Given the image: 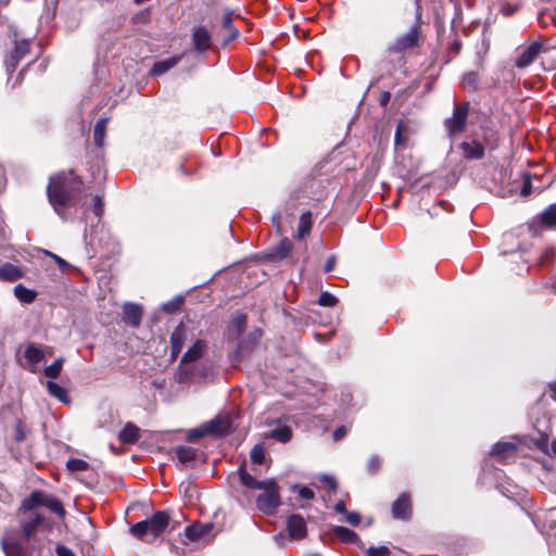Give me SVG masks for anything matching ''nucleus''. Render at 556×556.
Here are the masks:
<instances>
[{
	"label": "nucleus",
	"instance_id": "nucleus-12",
	"mask_svg": "<svg viewBox=\"0 0 556 556\" xmlns=\"http://www.w3.org/2000/svg\"><path fill=\"white\" fill-rule=\"evenodd\" d=\"M204 425L208 434L215 435L227 434L231 429V420L228 416H217Z\"/></svg>",
	"mask_w": 556,
	"mask_h": 556
},
{
	"label": "nucleus",
	"instance_id": "nucleus-29",
	"mask_svg": "<svg viewBox=\"0 0 556 556\" xmlns=\"http://www.w3.org/2000/svg\"><path fill=\"white\" fill-rule=\"evenodd\" d=\"M47 389L52 396H54L62 403L68 404L71 402L67 395V391L56 382L48 381Z\"/></svg>",
	"mask_w": 556,
	"mask_h": 556
},
{
	"label": "nucleus",
	"instance_id": "nucleus-40",
	"mask_svg": "<svg viewBox=\"0 0 556 556\" xmlns=\"http://www.w3.org/2000/svg\"><path fill=\"white\" fill-rule=\"evenodd\" d=\"M247 325V316L242 313H238L232 317L231 326L237 330V336H240Z\"/></svg>",
	"mask_w": 556,
	"mask_h": 556
},
{
	"label": "nucleus",
	"instance_id": "nucleus-1",
	"mask_svg": "<svg viewBox=\"0 0 556 556\" xmlns=\"http://www.w3.org/2000/svg\"><path fill=\"white\" fill-rule=\"evenodd\" d=\"M83 182L73 172L58 174L50 178L47 187L49 203L54 212L65 219L64 208L81 192Z\"/></svg>",
	"mask_w": 556,
	"mask_h": 556
},
{
	"label": "nucleus",
	"instance_id": "nucleus-36",
	"mask_svg": "<svg viewBox=\"0 0 556 556\" xmlns=\"http://www.w3.org/2000/svg\"><path fill=\"white\" fill-rule=\"evenodd\" d=\"M63 364V357L56 358L50 366L45 368V375L51 379L58 378L61 372Z\"/></svg>",
	"mask_w": 556,
	"mask_h": 556
},
{
	"label": "nucleus",
	"instance_id": "nucleus-54",
	"mask_svg": "<svg viewBox=\"0 0 556 556\" xmlns=\"http://www.w3.org/2000/svg\"><path fill=\"white\" fill-rule=\"evenodd\" d=\"M55 551L58 556H76L71 548L64 545H59Z\"/></svg>",
	"mask_w": 556,
	"mask_h": 556
},
{
	"label": "nucleus",
	"instance_id": "nucleus-46",
	"mask_svg": "<svg viewBox=\"0 0 556 556\" xmlns=\"http://www.w3.org/2000/svg\"><path fill=\"white\" fill-rule=\"evenodd\" d=\"M381 465V460L377 455H372L369 457L367 462V470L369 473H376Z\"/></svg>",
	"mask_w": 556,
	"mask_h": 556
},
{
	"label": "nucleus",
	"instance_id": "nucleus-60",
	"mask_svg": "<svg viewBox=\"0 0 556 556\" xmlns=\"http://www.w3.org/2000/svg\"><path fill=\"white\" fill-rule=\"evenodd\" d=\"M334 510H336L337 513H339V514H344V515L348 513V511H346V509H345V504H344V502H342V501H340V502H338V503L336 504V506H334Z\"/></svg>",
	"mask_w": 556,
	"mask_h": 556
},
{
	"label": "nucleus",
	"instance_id": "nucleus-2",
	"mask_svg": "<svg viewBox=\"0 0 556 556\" xmlns=\"http://www.w3.org/2000/svg\"><path fill=\"white\" fill-rule=\"evenodd\" d=\"M169 523V515L166 511H156L153 516L131 526L130 533L144 542H152L159 538Z\"/></svg>",
	"mask_w": 556,
	"mask_h": 556
},
{
	"label": "nucleus",
	"instance_id": "nucleus-50",
	"mask_svg": "<svg viewBox=\"0 0 556 556\" xmlns=\"http://www.w3.org/2000/svg\"><path fill=\"white\" fill-rule=\"evenodd\" d=\"M531 190H532L531 179H530L529 175L525 174L520 194L522 197H528L531 193Z\"/></svg>",
	"mask_w": 556,
	"mask_h": 556
},
{
	"label": "nucleus",
	"instance_id": "nucleus-27",
	"mask_svg": "<svg viewBox=\"0 0 556 556\" xmlns=\"http://www.w3.org/2000/svg\"><path fill=\"white\" fill-rule=\"evenodd\" d=\"M25 358L27 362L35 367L37 364H39L43 359V352L41 349L34 344H29L24 353ZM30 370L34 372L35 368H30Z\"/></svg>",
	"mask_w": 556,
	"mask_h": 556
},
{
	"label": "nucleus",
	"instance_id": "nucleus-18",
	"mask_svg": "<svg viewBox=\"0 0 556 556\" xmlns=\"http://www.w3.org/2000/svg\"><path fill=\"white\" fill-rule=\"evenodd\" d=\"M2 549L7 556H29L27 551L22 546V544L9 535H5L2 539Z\"/></svg>",
	"mask_w": 556,
	"mask_h": 556
},
{
	"label": "nucleus",
	"instance_id": "nucleus-51",
	"mask_svg": "<svg viewBox=\"0 0 556 556\" xmlns=\"http://www.w3.org/2000/svg\"><path fill=\"white\" fill-rule=\"evenodd\" d=\"M92 211L96 216L100 217L103 214V202L100 195H94Z\"/></svg>",
	"mask_w": 556,
	"mask_h": 556
},
{
	"label": "nucleus",
	"instance_id": "nucleus-19",
	"mask_svg": "<svg viewBox=\"0 0 556 556\" xmlns=\"http://www.w3.org/2000/svg\"><path fill=\"white\" fill-rule=\"evenodd\" d=\"M173 452L182 466L190 465L197 457V451L191 446L179 445L174 447Z\"/></svg>",
	"mask_w": 556,
	"mask_h": 556
},
{
	"label": "nucleus",
	"instance_id": "nucleus-13",
	"mask_svg": "<svg viewBox=\"0 0 556 556\" xmlns=\"http://www.w3.org/2000/svg\"><path fill=\"white\" fill-rule=\"evenodd\" d=\"M142 307L135 303H126L123 307V320L134 327H139L142 319Z\"/></svg>",
	"mask_w": 556,
	"mask_h": 556
},
{
	"label": "nucleus",
	"instance_id": "nucleus-62",
	"mask_svg": "<svg viewBox=\"0 0 556 556\" xmlns=\"http://www.w3.org/2000/svg\"><path fill=\"white\" fill-rule=\"evenodd\" d=\"M279 220H280V215L279 214H275L273 216V224L277 227V229L280 231V224H279Z\"/></svg>",
	"mask_w": 556,
	"mask_h": 556
},
{
	"label": "nucleus",
	"instance_id": "nucleus-8",
	"mask_svg": "<svg viewBox=\"0 0 556 556\" xmlns=\"http://www.w3.org/2000/svg\"><path fill=\"white\" fill-rule=\"evenodd\" d=\"M29 50V42L28 40H21L18 41L16 39V33H14V50L5 59V66L8 72H13L18 63V61L25 56V54Z\"/></svg>",
	"mask_w": 556,
	"mask_h": 556
},
{
	"label": "nucleus",
	"instance_id": "nucleus-53",
	"mask_svg": "<svg viewBox=\"0 0 556 556\" xmlns=\"http://www.w3.org/2000/svg\"><path fill=\"white\" fill-rule=\"evenodd\" d=\"M320 481L328 484L332 491L337 490V481L332 476L329 475H321Z\"/></svg>",
	"mask_w": 556,
	"mask_h": 556
},
{
	"label": "nucleus",
	"instance_id": "nucleus-58",
	"mask_svg": "<svg viewBox=\"0 0 556 556\" xmlns=\"http://www.w3.org/2000/svg\"><path fill=\"white\" fill-rule=\"evenodd\" d=\"M177 306H178V304L176 302L170 301V302L164 303L162 305V309L167 313H173L177 308Z\"/></svg>",
	"mask_w": 556,
	"mask_h": 556
},
{
	"label": "nucleus",
	"instance_id": "nucleus-5",
	"mask_svg": "<svg viewBox=\"0 0 556 556\" xmlns=\"http://www.w3.org/2000/svg\"><path fill=\"white\" fill-rule=\"evenodd\" d=\"M469 103L464 102L454 106L452 117L444 121L445 129L448 136H454L465 130Z\"/></svg>",
	"mask_w": 556,
	"mask_h": 556
},
{
	"label": "nucleus",
	"instance_id": "nucleus-45",
	"mask_svg": "<svg viewBox=\"0 0 556 556\" xmlns=\"http://www.w3.org/2000/svg\"><path fill=\"white\" fill-rule=\"evenodd\" d=\"M292 491L293 492H298L299 496L304 498V500L311 501V500H313L315 497L314 491L311 490L307 486L293 485L292 486Z\"/></svg>",
	"mask_w": 556,
	"mask_h": 556
},
{
	"label": "nucleus",
	"instance_id": "nucleus-14",
	"mask_svg": "<svg viewBox=\"0 0 556 556\" xmlns=\"http://www.w3.org/2000/svg\"><path fill=\"white\" fill-rule=\"evenodd\" d=\"M288 531L293 539H303L306 534V523L303 517L300 515H291L288 518Z\"/></svg>",
	"mask_w": 556,
	"mask_h": 556
},
{
	"label": "nucleus",
	"instance_id": "nucleus-34",
	"mask_svg": "<svg viewBox=\"0 0 556 556\" xmlns=\"http://www.w3.org/2000/svg\"><path fill=\"white\" fill-rule=\"evenodd\" d=\"M292 437V430L288 426H281L276 429H274L270 433V438L275 439L276 441H279L281 443H287L291 440Z\"/></svg>",
	"mask_w": 556,
	"mask_h": 556
},
{
	"label": "nucleus",
	"instance_id": "nucleus-21",
	"mask_svg": "<svg viewBox=\"0 0 556 556\" xmlns=\"http://www.w3.org/2000/svg\"><path fill=\"white\" fill-rule=\"evenodd\" d=\"M22 277V270L15 265L11 263H5L2 266H0V280L15 281Z\"/></svg>",
	"mask_w": 556,
	"mask_h": 556
},
{
	"label": "nucleus",
	"instance_id": "nucleus-16",
	"mask_svg": "<svg viewBox=\"0 0 556 556\" xmlns=\"http://www.w3.org/2000/svg\"><path fill=\"white\" fill-rule=\"evenodd\" d=\"M232 14L233 12L231 10H227L222 20V27L226 31L223 39L224 46L228 45L239 36V30L232 23Z\"/></svg>",
	"mask_w": 556,
	"mask_h": 556
},
{
	"label": "nucleus",
	"instance_id": "nucleus-17",
	"mask_svg": "<svg viewBox=\"0 0 556 556\" xmlns=\"http://www.w3.org/2000/svg\"><path fill=\"white\" fill-rule=\"evenodd\" d=\"M417 40L418 31L415 27H412L406 34L396 39L392 47V50L399 52L407 48H412L417 43Z\"/></svg>",
	"mask_w": 556,
	"mask_h": 556
},
{
	"label": "nucleus",
	"instance_id": "nucleus-42",
	"mask_svg": "<svg viewBox=\"0 0 556 556\" xmlns=\"http://www.w3.org/2000/svg\"><path fill=\"white\" fill-rule=\"evenodd\" d=\"M66 467L71 471H85L89 465L87 462L79 458H72L66 463Z\"/></svg>",
	"mask_w": 556,
	"mask_h": 556
},
{
	"label": "nucleus",
	"instance_id": "nucleus-25",
	"mask_svg": "<svg viewBox=\"0 0 556 556\" xmlns=\"http://www.w3.org/2000/svg\"><path fill=\"white\" fill-rule=\"evenodd\" d=\"M292 250V242L285 238L276 247L273 248L270 257L276 260H283L289 256Z\"/></svg>",
	"mask_w": 556,
	"mask_h": 556
},
{
	"label": "nucleus",
	"instance_id": "nucleus-49",
	"mask_svg": "<svg viewBox=\"0 0 556 556\" xmlns=\"http://www.w3.org/2000/svg\"><path fill=\"white\" fill-rule=\"evenodd\" d=\"M510 178V172L507 168L502 167L498 172L495 170L493 174V180H498L503 184L505 180Z\"/></svg>",
	"mask_w": 556,
	"mask_h": 556
},
{
	"label": "nucleus",
	"instance_id": "nucleus-38",
	"mask_svg": "<svg viewBox=\"0 0 556 556\" xmlns=\"http://www.w3.org/2000/svg\"><path fill=\"white\" fill-rule=\"evenodd\" d=\"M203 536L201 528L195 525L189 526L185 529V538L190 542H199Z\"/></svg>",
	"mask_w": 556,
	"mask_h": 556
},
{
	"label": "nucleus",
	"instance_id": "nucleus-10",
	"mask_svg": "<svg viewBox=\"0 0 556 556\" xmlns=\"http://www.w3.org/2000/svg\"><path fill=\"white\" fill-rule=\"evenodd\" d=\"M211 34L204 26H195L192 29V41L197 52L203 53L211 47Z\"/></svg>",
	"mask_w": 556,
	"mask_h": 556
},
{
	"label": "nucleus",
	"instance_id": "nucleus-44",
	"mask_svg": "<svg viewBox=\"0 0 556 556\" xmlns=\"http://www.w3.org/2000/svg\"><path fill=\"white\" fill-rule=\"evenodd\" d=\"M318 303L321 306L331 307L334 306L337 303V298L332 295L331 293L325 291L319 295Z\"/></svg>",
	"mask_w": 556,
	"mask_h": 556
},
{
	"label": "nucleus",
	"instance_id": "nucleus-64",
	"mask_svg": "<svg viewBox=\"0 0 556 556\" xmlns=\"http://www.w3.org/2000/svg\"><path fill=\"white\" fill-rule=\"evenodd\" d=\"M549 453L556 456V440L552 442Z\"/></svg>",
	"mask_w": 556,
	"mask_h": 556
},
{
	"label": "nucleus",
	"instance_id": "nucleus-22",
	"mask_svg": "<svg viewBox=\"0 0 556 556\" xmlns=\"http://www.w3.org/2000/svg\"><path fill=\"white\" fill-rule=\"evenodd\" d=\"M41 506L47 507L52 513L56 514L59 517H63L65 515L63 504L53 495L43 493Z\"/></svg>",
	"mask_w": 556,
	"mask_h": 556
},
{
	"label": "nucleus",
	"instance_id": "nucleus-28",
	"mask_svg": "<svg viewBox=\"0 0 556 556\" xmlns=\"http://www.w3.org/2000/svg\"><path fill=\"white\" fill-rule=\"evenodd\" d=\"M139 439V429L131 422H128L119 433V440L124 443H135Z\"/></svg>",
	"mask_w": 556,
	"mask_h": 556
},
{
	"label": "nucleus",
	"instance_id": "nucleus-39",
	"mask_svg": "<svg viewBox=\"0 0 556 556\" xmlns=\"http://www.w3.org/2000/svg\"><path fill=\"white\" fill-rule=\"evenodd\" d=\"M251 460L254 464L262 465L265 460V448L261 444L254 445V447L250 452Z\"/></svg>",
	"mask_w": 556,
	"mask_h": 556
},
{
	"label": "nucleus",
	"instance_id": "nucleus-43",
	"mask_svg": "<svg viewBox=\"0 0 556 556\" xmlns=\"http://www.w3.org/2000/svg\"><path fill=\"white\" fill-rule=\"evenodd\" d=\"M256 490H264V492H269L274 490H279V486L277 482L274 479H267V480H257L256 483Z\"/></svg>",
	"mask_w": 556,
	"mask_h": 556
},
{
	"label": "nucleus",
	"instance_id": "nucleus-41",
	"mask_svg": "<svg viewBox=\"0 0 556 556\" xmlns=\"http://www.w3.org/2000/svg\"><path fill=\"white\" fill-rule=\"evenodd\" d=\"M27 437L26 426L23 424L21 419H16L14 425V440L16 442H22Z\"/></svg>",
	"mask_w": 556,
	"mask_h": 556
},
{
	"label": "nucleus",
	"instance_id": "nucleus-3",
	"mask_svg": "<svg viewBox=\"0 0 556 556\" xmlns=\"http://www.w3.org/2000/svg\"><path fill=\"white\" fill-rule=\"evenodd\" d=\"M520 444L521 440L518 437L501 440L492 446L489 456L502 464L514 462L517 458Z\"/></svg>",
	"mask_w": 556,
	"mask_h": 556
},
{
	"label": "nucleus",
	"instance_id": "nucleus-59",
	"mask_svg": "<svg viewBox=\"0 0 556 556\" xmlns=\"http://www.w3.org/2000/svg\"><path fill=\"white\" fill-rule=\"evenodd\" d=\"M516 10V7H511L510 4H505L501 9L504 15H511Z\"/></svg>",
	"mask_w": 556,
	"mask_h": 556
},
{
	"label": "nucleus",
	"instance_id": "nucleus-9",
	"mask_svg": "<svg viewBox=\"0 0 556 556\" xmlns=\"http://www.w3.org/2000/svg\"><path fill=\"white\" fill-rule=\"evenodd\" d=\"M391 513L393 518L407 520L412 516V505L408 494L400 495L392 504Z\"/></svg>",
	"mask_w": 556,
	"mask_h": 556
},
{
	"label": "nucleus",
	"instance_id": "nucleus-4",
	"mask_svg": "<svg viewBox=\"0 0 556 556\" xmlns=\"http://www.w3.org/2000/svg\"><path fill=\"white\" fill-rule=\"evenodd\" d=\"M205 350H206V343L203 340L198 339L188 349V351L182 355L181 361H180V367H179V369L177 371V376H176V380L179 383L187 382L191 378V375L189 372H187L185 369H182L181 365L198 361L203 355Z\"/></svg>",
	"mask_w": 556,
	"mask_h": 556
},
{
	"label": "nucleus",
	"instance_id": "nucleus-47",
	"mask_svg": "<svg viewBox=\"0 0 556 556\" xmlns=\"http://www.w3.org/2000/svg\"><path fill=\"white\" fill-rule=\"evenodd\" d=\"M390 549L387 546H371L367 551V556H389Z\"/></svg>",
	"mask_w": 556,
	"mask_h": 556
},
{
	"label": "nucleus",
	"instance_id": "nucleus-11",
	"mask_svg": "<svg viewBox=\"0 0 556 556\" xmlns=\"http://www.w3.org/2000/svg\"><path fill=\"white\" fill-rule=\"evenodd\" d=\"M542 51V43L539 41L532 42L530 46H528L520 55L516 59V66L519 68H525L529 66L541 53Z\"/></svg>",
	"mask_w": 556,
	"mask_h": 556
},
{
	"label": "nucleus",
	"instance_id": "nucleus-30",
	"mask_svg": "<svg viewBox=\"0 0 556 556\" xmlns=\"http://www.w3.org/2000/svg\"><path fill=\"white\" fill-rule=\"evenodd\" d=\"M539 220L545 227H556V204L549 205L539 215Z\"/></svg>",
	"mask_w": 556,
	"mask_h": 556
},
{
	"label": "nucleus",
	"instance_id": "nucleus-35",
	"mask_svg": "<svg viewBox=\"0 0 556 556\" xmlns=\"http://www.w3.org/2000/svg\"><path fill=\"white\" fill-rule=\"evenodd\" d=\"M478 85V75L475 72H469L463 76L462 87L467 91H475Z\"/></svg>",
	"mask_w": 556,
	"mask_h": 556
},
{
	"label": "nucleus",
	"instance_id": "nucleus-24",
	"mask_svg": "<svg viewBox=\"0 0 556 556\" xmlns=\"http://www.w3.org/2000/svg\"><path fill=\"white\" fill-rule=\"evenodd\" d=\"M462 149L467 159H480L483 155V146L475 140L463 142Z\"/></svg>",
	"mask_w": 556,
	"mask_h": 556
},
{
	"label": "nucleus",
	"instance_id": "nucleus-61",
	"mask_svg": "<svg viewBox=\"0 0 556 556\" xmlns=\"http://www.w3.org/2000/svg\"><path fill=\"white\" fill-rule=\"evenodd\" d=\"M201 528V531L203 532V535L207 534L212 529V523H205V525H197Z\"/></svg>",
	"mask_w": 556,
	"mask_h": 556
},
{
	"label": "nucleus",
	"instance_id": "nucleus-48",
	"mask_svg": "<svg viewBox=\"0 0 556 556\" xmlns=\"http://www.w3.org/2000/svg\"><path fill=\"white\" fill-rule=\"evenodd\" d=\"M206 434H208V432L206 431L205 425H203L201 428L190 430L188 433V440L195 441Z\"/></svg>",
	"mask_w": 556,
	"mask_h": 556
},
{
	"label": "nucleus",
	"instance_id": "nucleus-6",
	"mask_svg": "<svg viewBox=\"0 0 556 556\" xmlns=\"http://www.w3.org/2000/svg\"><path fill=\"white\" fill-rule=\"evenodd\" d=\"M193 330L184 323H180L170 334V358L176 359L184 345L193 340Z\"/></svg>",
	"mask_w": 556,
	"mask_h": 556
},
{
	"label": "nucleus",
	"instance_id": "nucleus-26",
	"mask_svg": "<svg viewBox=\"0 0 556 556\" xmlns=\"http://www.w3.org/2000/svg\"><path fill=\"white\" fill-rule=\"evenodd\" d=\"M312 228V213L309 211H305L301 214L298 225V239H303L311 232Z\"/></svg>",
	"mask_w": 556,
	"mask_h": 556
},
{
	"label": "nucleus",
	"instance_id": "nucleus-7",
	"mask_svg": "<svg viewBox=\"0 0 556 556\" xmlns=\"http://www.w3.org/2000/svg\"><path fill=\"white\" fill-rule=\"evenodd\" d=\"M281 504L280 491L264 492L256 497V507L265 515L273 516Z\"/></svg>",
	"mask_w": 556,
	"mask_h": 556
},
{
	"label": "nucleus",
	"instance_id": "nucleus-56",
	"mask_svg": "<svg viewBox=\"0 0 556 556\" xmlns=\"http://www.w3.org/2000/svg\"><path fill=\"white\" fill-rule=\"evenodd\" d=\"M334 265H336V256L334 255H331L328 257L325 266H324V270L326 273H329L331 271L333 268H334Z\"/></svg>",
	"mask_w": 556,
	"mask_h": 556
},
{
	"label": "nucleus",
	"instance_id": "nucleus-55",
	"mask_svg": "<svg viewBox=\"0 0 556 556\" xmlns=\"http://www.w3.org/2000/svg\"><path fill=\"white\" fill-rule=\"evenodd\" d=\"M47 254L49 256H51L56 262V264L59 265L60 268L65 269L70 266V264L66 261H64L62 257H60L51 252H47Z\"/></svg>",
	"mask_w": 556,
	"mask_h": 556
},
{
	"label": "nucleus",
	"instance_id": "nucleus-31",
	"mask_svg": "<svg viewBox=\"0 0 556 556\" xmlns=\"http://www.w3.org/2000/svg\"><path fill=\"white\" fill-rule=\"evenodd\" d=\"M108 122H109V118L101 117L96 123L94 130H93V139H94V143L98 147H102L104 143V137H105Z\"/></svg>",
	"mask_w": 556,
	"mask_h": 556
},
{
	"label": "nucleus",
	"instance_id": "nucleus-52",
	"mask_svg": "<svg viewBox=\"0 0 556 556\" xmlns=\"http://www.w3.org/2000/svg\"><path fill=\"white\" fill-rule=\"evenodd\" d=\"M345 521L352 526H357L361 522V516L357 513L351 511L345 514Z\"/></svg>",
	"mask_w": 556,
	"mask_h": 556
},
{
	"label": "nucleus",
	"instance_id": "nucleus-32",
	"mask_svg": "<svg viewBox=\"0 0 556 556\" xmlns=\"http://www.w3.org/2000/svg\"><path fill=\"white\" fill-rule=\"evenodd\" d=\"M42 494L41 491H34L27 498H25L22 503V508L26 511H31L42 504Z\"/></svg>",
	"mask_w": 556,
	"mask_h": 556
},
{
	"label": "nucleus",
	"instance_id": "nucleus-33",
	"mask_svg": "<svg viewBox=\"0 0 556 556\" xmlns=\"http://www.w3.org/2000/svg\"><path fill=\"white\" fill-rule=\"evenodd\" d=\"M333 532L337 538L345 543H355L358 540L357 533L345 527H337Z\"/></svg>",
	"mask_w": 556,
	"mask_h": 556
},
{
	"label": "nucleus",
	"instance_id": "nucleus-63",
	"mask_svg": "<svg viewBox=\"0 0 556 556\" xmlns=\"http://www.w3.org/2000/svg\"><path fill=\"white\" fill-rule=\"evenodd\" d=\"M389 100H390V93L389 92H384V93L381 94V100L380 101H381L382 104H387Z\"/></svg>",
	"mask_w": 556,
	"mask_h": 556
},
{
	"label": "nucleus",
	"instance_id": "nucleus-57",
	"mask_svg": "<svg viewBox=\"0 0 556 556\" xmlns=\"http://www.w3.org/2000/svg\"><path fill=\"white\" fill-rule=\"evenodd\" d=\"M346 434V429L342 426L334 430L333 439L334 441L341 440Z\"/></svg>",
	"mask_w": 556,
	"mask_h": 556
},
{
	"label": "nucleus",
	"instance_id": "nucleus-23",
	"mask_svg": "<svg viewBox=\"0 0 556 556\" xmlns=\"http://www.w3.org/2000/svg\"><path fill=\"white\" fill-rule=\"evenodd\" d=\"M14 295L21 303L30 304L35 301L37 292L18 283L14 287Z\"/></svg>",
	"mask_w": 556,
	"mask_h": 556
},
{
	"label": "nucleus",
	"instance_id": "nucleus-15",
	"mask_svg": "<svg viewBox=\"0 0 556 556\" xmlns=\"http://www.w3.org/2000/svg\"><path fill=\"white\" fill-rule=\"evenodd\" d=\"M43 522L45 518L40 514L36 511L30 513L28 520L22 523V530L25 540H30L35 535L37 529Z\"/></svg>",
	"mask_w": 556,
	"mask_h": 556
},
{
	"label": "nucleus",
	"instance_id": "nucleus-37",
	"mask_svg": "<svg viewBox=\"0 0 556 556\" xmlns=\"http://www.w3.org/2000/svg\"><path fill=\"white\" fill-rule=\"evenodd\" d=\"M239 477H240L241 483L245 488H248V489L256 488L257 480L245 470L244 466H241L239 468Z\"/></svg>",
	"mask_w": 556,
	"mask_h": 556
},
{
	"label": "nucleus",
	"instance_id": "nucleus-20",
	"mask_svg": "<svg viewBox=\"0 0 556 556\" xmlns=\"http://www.w3.org/2000/svg\"><path fill=\"white\" fill-rule=\"evenodd\" d=\"M181 60V55H175L170 56L168 59L159 61L154 63L153 67L151 68V75L152 76H160L176 66L179 61Z\"/></svg>",
	"mask_w": 556,
	"mask_h": 556
}]
</instances>
